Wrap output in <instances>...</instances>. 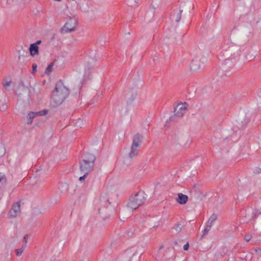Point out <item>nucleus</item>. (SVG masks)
<instances>
[{
	"label": "nucleus",
	"instance_id": "obj_1",
	"mask_svg": "<svg viewBox=\"0 0 261 261\" xmlns=\"http://www.w3.org/2000/svg\"><path fill=\"white\" fill-rule=\"evenodd\" d=\"M69 94V89L62 81H58L51 97V104L53 107L61 105Z\"/></svg>",
	"mask_w": 261,
	"mask_h": 261
},
{
	"label": "nucleus",
	"instance_id": "obj_2",
	"mask_svg": "<svg viewBox=\"0 0 261 261\" xmlns=\"http://www.w3.org/2000/svg\"><path fill=\"white\" fill-rule=\"evenodd\" d=\"M95 158L94 155L89 154L85 159L80 162V171L83 176L80 177L79 180L82 181L92 171Z\"/></svg>",
	"mask_w": 261,
	"mask_h": 261
},
{
	"label": "nucleus",
	"instance_id": "obj_3",
	"mask_svg": "<svg viewBox=\"0 0 261 261\" xmlns=\"http://www.w3.org/2000/svg\"><path fill=\"white\" fill-rule=\"evenodd\" d=\"M146 195L142 191L132 194L127 206L131 210H135L142 205L146 200Z\"/></svg>",
	"mask_w": 261,
	"mask_h": 261
},
{
	"label": "nucleus",
	"instance_id": "obj_4",
	"mask_svg": "<svg viewBox=\"0 0 261 261\" xmlns=\"http://www.w3.org/2000/svg\"><path fill=\"white\" fill-rule=\"evenodd\" d=\"M99 214L103 218H107L109 215V206L110 203L105 197H100L96 203Z\"/></svg>",
	"mask_w": 261,
	"mask_h": 261
},
{
	"label": "nucleus",
	"instance_id": "obj_5",
	"mask_svg": "<svg viewBox=\"0 0 261 261\" xmlns=\"http://www.w3.org/2000/svg\"><path fill=\"white\" fill-rule=\"evenodd\" d=\"M142 139V136L139 134H136L134 136L130 151L128 154L130 158H133L138 154Z\"/></svg>",
	"mask_w": 261,
	"mask_h": 261
},
{
	"label": "nucleus",
	"instance_id": "obj_6",
	"mask_svg": "<svg viewBox=\"0 0 261 261\" xmlns=\"http://www.w3.org/2000/svg\"><path fill=\"white\" fill-rule=\"evenodd\" d=\"M188 105L185 103H178L174 107V113L175 115L178 117H182L188 110Z\"/></svg>",
	"mask_w": 261,
	"mask_h": 261
},
{
	"label": "nucleus",
	"instance_id": "obj_7",
	"mask_svg": "<svg viewBox=\"0 0 261 261\" xmlns=\"http://www.w3.org/2000/svg\"><path fill=\"white\" fill-rule=\"evenodd\" d=\"M20 202L18 201L14 203L10 210L8 215L10 218H13L17 217L20 213Z\"/></svg>",
	"mask_w": 261,
	"mask_h": 261
},
{
	"label": "nucleus",
	"instance_id": "obj_8",
	"mask_svg": "<svg viewBox=\"0 0 261 261\" xmlns=\"http://www.w3.org/2000/svg\"><path fill=\"white\" fill-rule=\"evenodd\" d=\"M77 22L75 18H70L64 26V29L66 32L73 31L77 27Z\"/></svg>",
	"mask_w": 261,
	"mask_h": 261
},
{
	"label": "nucleus",
	"instance_id": "obj_9",
	"mask_svg": "<svg viewBox=\"0 0 261 261\" xmlns=\"http://www.w3.org/2000/svg\"><path fill=\"white\" fill-rule=\"evenodd\" d=\"M201 68L200 60L198 58L193 59L190 64V69L192 71L196 72Z\"/></svg>",
	"mask_w": 261,
	"mask_h": 261
},
{
	"label": "nucleus",
	"instance_id": "obj_10",
	"mask_svg": "<svg viewBox=\"0 0 261 261\" xmlns=\"http://www.w3.org/2000/svg\"><path fill=\"white\" fill-rule=\"evenodd\" d=\"M97 60L94 57L93 58H89L85 63V68L87 69L93 71L94 67L96 65Z\"/></svg>",
	"mask_w": 261,
	"mask_h": 261
},
{
	"label": "nucleus",
	"instance_id": "obj_11",
	"mask_svg": "<svg viewBox=\"0 0 261 261\" xmlns=\"http://www.w3.org/2000/svg\"><path fill=\"white\" fill-rule=\"evenodd\" d=\"M176 200L180 204H185L188 202V197L186 195L180 193L178 194V197Z\"/></svg>",
	"mask_w": 261,
	"mask_h": 261
},
{
	"label": "nucleus",
	"instance_id": "obj_12",
	"mask_svg": "<svg viewBox=\"0 0 261 261\" xmlns=\"http://www.w3.org/2000/svg\"><path fill=\"white\" fill-rule=\"evenodd\" d=\"M18 95L20 96L21 95L25 94L27 96H29L30 90L27 87L21 86L19 87L17 91Z\"/></svg>",
	"mask_w": 261,
	"mask_h": 261
},
{
	"label": "nucleus",
	"instance_id": "obj_13",
	"mask_svg": "<svg viewBox=\"0 0 261 261\" xmlns=\"http://www.w3.org/2000/svg\"><path fill=\"white\" fill-rule=\"evenodd\" d=\"M30 54L32 56L38 55L39 53L38 46L36 44H32L30 47Z\"/></svg>",
	"mask_w": 261,
	"mask_h": 261
},
{
	"label": "nucleus",
	"instance_id": "obj_14",
	"mask_svg": "<svg viewBox=\"0 0 261 261\" xmlns=\"http://www.w3.org/2000/svg\"><path fill=\"white\" fill-rule=\"evenodd\" d=\"M38 116L37 112H31L28 114L27 117V123L31 124L34 118Z\"/></svg>",
	"mask_w": 261,
	"mask_h": 261
},
{
	"label": "nucleus",
	"instance_id": "obj_15",
	"mask_svg": "<svg viewBox=\"0 0 261 261\" xmlns=\"http://www.w3.org/2000/svg\"><path fill=\"white\" fill-rule=\"evenodd\" d=\"M217 215H216L215 214H212V216L208 219L207 223H206V225H207L211 227H212V226L213 225V223L215 222V221L217 220Z\"/></svg>",
	"mask_w": 261,
	"mask_h": 261
},
{
	"label": "nucleus",
	"instance_id": "obj_16",
	"mask_svg": "<svg viewBox=\"0 0 261 261\" xmlns=\"http://www.w3.org/2000/svg\"><path fill=\"white\" fill-rule=\"evenodd\" d=\"M92 73H93V71L87 69L86 68H84V79L85 80H88V79H91L92 76Z\"/></svg>",
	"mask_w": 261,
	"mask_h": 261
},
{
	"label": "nucleus",
	"instance_id": "obj_17",
	"mask_svg": "<svg viewBox=\"0 0 261 261\" xmlns=\"http://www.w3.org/2000/svg\"><path fill=\"white\" fill-rule=\"evenodd\" d=\"M11 83H12V81L10 78H9L8 79H5L2 82L3 86L6 89L8 88Z\"/></svg>",
	"mask_w": 261,
	"mask_h": 261
},
{
	"label": "nucleus",
	"instance_id": "obj_18",
	"mask_svg": "<svg viewBox=\"0 0 261 261\" xmlns=\"http://www.w3.org/2000/svg\"><path fill=\"white\" fill-rule=\"evenodd\" d=\"M183 227H184L183 222H180L175 225V226L174 227V229L175 231H176V232L178 233L181 231Z\"/></svg>",
	"mask_w": 261,
	"mask_h": 261
},
{
	"label": "nucleus",
	"instance_id": "obj_19",
	"mask_svg": "<svg viewBox=\"0 0 261 261\" xmlns=\"http://www.w3.org/2000/svg\"><path fill=\"white\" fill-rule=\"evenodd\" d=\"M27 241H25V243H24L21 248L20 249H16L15 251H16V255L18 256H19L21 255V254H22V252L23 251V250H24V249L25 248L26 246H27Z\"/></svg>",
	"mask_w": 261,
	"mask_h": 261
},
{
	"label": "nucleus",
	"instance_id": "obj_20",
	"mask_svg": "<svg viewBox=\"0 0 261 261\" xmlns=\"http://www.w3.org/2000/svg\"><path fill=\"white\" fill-rule=\"evenodd\" d=\"M54 65V63H51L45 69V73L49 74L52 71Z\"/></svg>",
	"mask_w": 261,
	"mask_h": 261
},
{
	"label": "nucleus",
	"instance_id": "obj_21",
	"mask_svg": "<svg viewBox=\"0 0 261 261\" xmlns=\"http://www.w3.org/2000/svg\"><path fill=\"white\" fill-rule=\"evenodd\" d=\"M182 12V10H180L179 11H178L176 13V16L175 17V20L177 22H178L180 20ZM174 15H175V14H174Z\"/></svg>",
	"mask_w": 261,
	"mask_h": 261
},
{
	"label": "nucleus",
	"instance_id": "obj_22",
	"mask_svg": "<svg viewBox=\"0 0 261 261\" xmlns=\"http://www.w3.org/2000/svg\"><path fill=\"white\" fill-rule=\"evenodd\" d=\"M6 182V178L5 175L2 173H0V186L5 184Z\"/></svg>",
	"mask_w": 261,
	"mask_h": 261
},
{
	"label": "nucleus",
	"instance_id": "obj_23",
	"mask_svg": "<svg viewBox=\"0 0 261 261\" xmlns=\"http://www.w3.org/2000/svg\"><path fill=\"white\" fill-rule=\"evenodd\" d=\"M211 228H212V227L206 224L205 228H204V229L203 231L202 237H203L204 236H205L208 233V232L210 230Z\"/></svg>",
	"mask_w": 261,
	"mask_h": 261
},
{
	"label": "nucleus",
	"instance_id": "obj_24",
	"mask_svg": "<svg viewBox=\"0 0 261 261\" xmlns=\"http://www.w3.org/2000/svg\"><path fill=\"white\" fill-rule=\"evenodd\" d=\"M260 214V213L258 211H253L252 213V218H251V219L253 220V219H254L255 218H256L258 216V215H259Z\"/></svg>",
	"mask_w": 261,
	"mask_h": 261
},
{
	"label": "nucleus",
	"instance_id": "obj_25",
	"mask_svg": "<svg viewBox=\"0 0 261 261\" xmlns=\"http://www.w3.org/2000/svg\"><path fill=\"white\" fill-rule=\"evenodd\" d=\"M47 113V111L46 110H44L43 111H41L37 112V116H44V115H46Z\"/></svg>",
	"mask_w": 261,
	"mask_h": 261
},
{
	"label": "nucleus",
	"instance_id": "obj_26",
	"mask_svg": "<svg viewBox=\"0 0 261 261\" xmlns=\"http://www.w3.org/2000/svg\"><path fill=\"white\" fill-rule=\"evenodd\" d=\"M251 238V236L250 235H246L245 237V239L246 242H249Z\"/></svg>",
	"mask_w": 261,
	"mask_h": 261
},
{
	"label": "nucleus",
	"instance_id": "obj_27",
	"mask_svg": "<svg viewBox=\"0 0 261 261\" xmlns=\"http://www.w3.org/2000/svg\"><path fill=\"white\" fill-rule=\"evenodd\" d=\"M37 65L36 64H33L32 66L33 72H35L36 71Z\"/></svg>",
	"mask_w": 261,
	"mask_h": 261
},
{
	"label": "nucleus",
	"instance_id": "obj_28",
	"mask_svg": "<svg viewBox=\"0 0 261 261\" xmlns=\"http://www.w3.org/2000/svg\"><path fill=\"white\" fill-rule=\"evenodd\" d=\"M189 245L188 243H187L184 246V249L185 250H187L189 249Z\"/></svg>",
	"mask_w": 261,
	"mask_h": 261
},
{
	"label": "nucleus",
	"instance_id": "obj_29",
	"mask_svg": "<svg viewBox=\"0 0 261 261\" xmlns=\"http://www.w3.org/2000/svg\"><path fill=\"white\" fill-rule=\"evenodd\" d=\"M28 238V234H25L24 235V237H23V239L24 240V243H25V241H27V239Z\"/></svg>",
	"mask_w": 261,
	"mask_h": 261
},
{
	"label": "nucleus",
	"instance_id": "obj_30",
	"mask_svg": "<svg viewBox=\"0 0 261 261\" xmlns=\"http://www.w3.org/2000/svg\"><path fill=\"white\" fill-rule=\"evenodd\" d=\"M40 43H41V41L39 40V41H38L35 44H36V45H37V44H40Z\"/></svg>",
	"mask_w": 261,
	"mask_h": 261
},
{
	"label": "nucleus",
	"instance_id": "obj_31",
	"mask_svg": "<svg viewBox=\"0 0 261 261\" xmlns=\"http://www.w3.org/2000/svg\"><path fill=\"white\" fill-rule=\"evenodd\" d=\"M4 153H5V151L4 150L3 152V154H4Z\"/></svg>",
	"mask_w": 261,
	"mask_h": 261
}]
</instances>
